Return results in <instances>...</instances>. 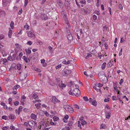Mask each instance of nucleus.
I'll return each instance as SVG.
<instances>
[{"mask_svg": "<svg viewBox=\"0 0 130 130\" xmlns=\"http://www.w3.org/2000/svg\"><path fill=\"white\" fill-rule=\"evenodd\" d=\"M73 92L74 95L77 96H79L80 95V91L78 88L74 89L73 91Z\"/></svg>", "mask_w": 130, "mask_h": 130, "instance_id": "obj_1", "label": "nucleus"}, {"mask_svg": "<svg viewBox=\"0 0 130 130\" xmlns=\"http://www.w3.org/2000/svg\"><path fill=\"white\" fill-rule=\"evenodd\" d=\"M28 36L30 38H32L34 39L35 38V36L34 34L30 31H27Z\"/></svg>", "mask_w": 130, "mask_h": 130, "instance_id": "obj_2", "label": "nucleus"}, {"mask_svg": "<svg viewBox=\"0 0 130 130\" xmlns=\"http://www.w3.org/2000/svg\"><path fill=\"white\" fill-rule=\"evenodd\" d=\"M25 72H22V74L20 75V77L21 78V79L22 80L25 79L27 76V73L26 71H24Z\"/></svg>", "mask_w": 130, "mask_h": 130, "instance_id": "obj_3", "label": "nucleus"}, {"mask_svg": "<svg viewBox=\"0 0 130 130\" xmlns=\"http://www.w3.org/2000/svg\"><path fill=\"white\" fill-rule=\"evenodd\" d=\"M76 4L78 6L80 7L81 4H85L86 1L85 0H80L79 2L78 3L76 1Z\"/></svg>", "mask_w": 130, "mask_h": 130, "instance_id": "obj_4", "label": "nucleus"}, {"mask_svg": "<svg viewBox=\"0 0 130 130\" xmlns=\"http://www.w3.org/2000/svg\"><path fill=\"white\" fill-rule=\"evenodd\" d=\"M64 107L65 109L69 111L70 113L72 112L73 111V108L69 105H67Z\"/></svg>", "mask_w": 130, "mask_h": 130, "instance_id": "obj_5", "label": "nucleus"}, {"mask_svg": "<svg viewBox=\"0 0 130 130\" xmlns=\"http://www.w3.org/2000/svg\"><path fill=\"white\" fill-rule=\"evenodd\" d=\"M10 2V0H3V4L4 6H6Z\"/></svg>", "mask_w": 130, "mask_h": 130, "instance_id": "obj_6", "label": "nucleus"}, {"mask_svg": "<svg viewBox=\"0 0 130 130\" xmlns=\"http://www.w3.org/2000/svg\"><path fill=\"white\" fill-rule=\"evenodd\" d=\"M40 17L42 20H46L48 19L47 16L44 14H42Z\"/></svg>", "mask_w": 130, "mask_h": 130, "instance_id": "obj_7", "label": "nucleus"}, {"mask_svg": "<svg viewBox=\"0 0 130 130\" xmlns=\"http://www.w3.org/2000/svg\"><path fill=\"white\" fill-rule=\"evenodd\" d=\"M63 18L64 20L66 21V23L67 24L68 26L70 25V24L68 21V18L67 15L66 14H64L63 16Z\"/></svg>", "mask_w": 130, "mask_h": 130, "instance_id": "obj_8", "label": "nucleus"}, {"mask_svg": "<svg viewBox=\"0 0 130 130\" xmlns=\"http://www.w3.org/2000/svg\"><path fill=\"white\" fill-rule=\"evenodd\" d=\"M71 72V71L70 70H69L67 69H66L65 70L64 72V73H63V74L64 75L67 76L68 74H70Z\"/></svg>", "mask_w": 130, "mask_h": 130, "instance_id": "obj_9", "label": "nucleus"}, {"mask_svg": "<svg viewBox=\"0 0 130 130\" xmlns=\"http://www.w3.org/2000/svg\"><path fill=\"white\" fill-rule=\"evenodd\" d=\"M57 3L59 5L60 7H63V4L61 0H56Z\"/></svg>", "mask_w": 130, "mask_h": 130, "instance_id": "obj_10", "label": "nucleus"}, {"mask_svg": "<svg viewBox=\"0 0 130 130\" xmlns=\"http://www.w3.org/2000/svg\"><path fill=\"white\" fill-rule=\"evenodd\" d=\"M52 99L53 102L54 103H56L58 102H60L59 100L57 99L54 96L53 97Z\"/></svg>", "mask_w": 130, "mask_h": 130, "instance_id": "obj_11", "label": "nucleus"}, {"mask_svg": "<svg viewBox=\"0 0 130 130\" xmlns=\"http://www.w3.org/2000/svg\"><path fill=\"white\" fill-rule=\"evenodd\" d=\"M12 30L10 28H9V31L8 33V36L9 38H11V37Z\"/></svg>", "mask_w": 130, "mask_h": 130, "instance_id": "obj_12", "label": "nucleus"}, {"mask_svg": "<svg viewBox=\"0 0 130 130\" xmlns=\"http://www.w3.org/2000/svg\"><path fill=\"white\" fill-rule=\"evenodd\" d=\"M31 118L35 120L36 119L37 116L34 114L32 113L31 115Z\"/></svg>", "mask_w": 130, "mask_h": 130, "instance_id": "obj_13", "label": "nucleus"}, {"mask_svg": "<svg viewBox=\"0 0 130 130\" xmlns=\"http://www.w3.org/2000/svg\"><path fill=\"white\" fill-rule=\"evenodd\" d=\"M5 68L4 67L0 68V73H4L5 72Z\"/></svg>", "mask_w": 130, "mask_h": 130, "instance_id": "obj_14", "label": "nucleus"}, {"mask_svg": "<svg viewBox=\"0 0 130 130\" xmlns=\"http://www.w3.org/2000/svg\"><path fill=\"white\" fill-rule=\"evenodd\" d=\"M103 85L102 84H101V83H96L95 85V86L98 88H100L103 86Z\"/></svg>", "mask_w": 130, "mask_h": 130, "instance_id": "obj_15", "label": "nucleus"}, {"mask_svg": "<svg viewBox=\"0 0 130 130\" xmlns=\"http://www.w3.org/2000/svg\"><path fill=\"white\" fill-rule=\"evenodd\" d=\"M67 38L69 40H71L72 39V37L71 35V34H69V35H68L67 36Z\"/></svg>", "mask_w": 130, "mask_h": 130, "instance_id": "obj_16", "label": "nucleus"}, {"mask_svg": "<svg viewBox=\"0 0 130 130\" xmlns=\"http://www.w3.org/2000/svg\"><path fill=\"white\" fill-rule=\"evenodd\" d=\"M106 117L108 119L110 117V112H106Z\"/></svg>", "mask_w": 130, "mask_h": 130, "instance_id": "obj_17", "label": "nucleus"}, {"mask_svg": "<svg viewBox=\"0 0 130 130\" xmlns=\"http://www.w3.org/2000/svg\"><path fill=\"white\" fill-rule=\"evenodd\" d=\"M33 98L35 99H38V96L36 94L34 93L32 95Z\"/></svg>", "mask_w": 130, "mask_h": 130, "instance_id": "obj_18", "label": "nucleus"}, {"mask_svg": "<svg viewBox=\"0 0 130 130\" xmlns=\"http://www.w3.org/2000/svg\"><path fill=\"white\" fill-rule=\"evenodd\" d=\"M106 64V63L105 62H104L102 64L101 68L103 70H104L105 69Z\"/></svg>", "mask_w": 130, "mask_h": 130, "instance_id": "obj_19", "label": "nucleus"}, {"mask_svg": "<svg viewBox=\"0 0 130 130\" xmlns=\"http://www.w3.org/2000/svg\"><path fill=\"white\" fill-rule=\"evenodd\" d=\"M58 86L60 88L64 87H66V85H65L62 83H61V84H59Z\"/></svg>", "mask_w": 130, "mask_h": 130, "instance_id": "obj_20", "label": "nucleus"}, {"mask_svg": "<svg viewBox=\"0 0 130 130\" xmlns=\"http://www.w3.org/2000/svg\"><path fill=\"white\" fill-rule=\"evenodd\" d=\"M21 65L20 64H18L17 65V68L19 70L21 69Z\"/></svg>", "mask_w": 130, "mask_h": 130, "instance_id": "obj_21", "label": "nucleus"}, {"mask_svg": "<svg viewBox=\"0 0 130 130\" xmlns=\"http://www.w3.org/2000/svg\"><path fill=\"white\" fill-rule=\"evenodd\" d=\"M14 23L13 21H11L10 24V26L11 28L12 29H13L14 28Z\"/></svg>", "mask_w": 130, "mask_h": 130, "instance_id": "obj_22", "label": "nucleus"}, {"mask_svg": "<svg viewBox=\"0 0 130 130\" xmlns=\"http://www.w3.org/2000/svg\"><path fill=\"white\" fill-rule=\"evenodd\" d=\"M5 12L4 11L0 9V16L1 15H5Z\"/></svg>", "mask_w": 130, "mask_h": 130, "instance_id": "obj_23", "label": "nucleus"}, {"mask_svg": "<svg viewBox=\"0 0 130 130\" xmlns=\"http://www.w3.org/2000/svg\"><path fill=\"white\" fill-rule=\"evenodd\" d=\"M20 86L19 85H17L15 86L13 88V89L14 90H17L18 88H19Z\"/></svg>", "mask_w": 130, "mask_h": 130, "instance_id": "obj_24", "label": "nucleus"}, {"mask_svg": "<svg viewBox=\"0 0 130 130\" xmlns=\"http://www.w3.org/2000/svg\"><path fill=\"white\" fill-rule=\"evenodd\" d=\"M9 117L10 119H13L14 118V116L13 115L11 114L9 116Z\"/></svg>", "mask_w": 130, "mask_h": 130, "instance_id": "obj_25", "label": "nucleus"}, {"mask_svg": "<svg viewBox=\"0 0 130 130\" xmlns=\"http://www.w3.org/2000/svg\"><path fill=\"white\" fill-rule=\"evenodd\" d=\"M41 104L40 103H38L35 104V106H36V108H39L41 106Z\"/></svg>", "mask_w": 130, "mask_h": 130, "instance_id": "obj_26", "label": "nucleus"}, {"mask_svg": "<svg viewBox=\"0 0 130 130\" xmlns=\"http://www.w3.org/2000/svg\"><path fill=\"white\" fill-rule=\"evenodd\" d=\"M7 59L11 61L12 60L13 58V57H12L11 56L9 55Z\"/></svg>", "mask_w": 130, "mask_h": 130, "instance_id": "obj_27", "label": "nucleus"}, {"mask_svg": "<svg viewBox=\"0 0 130 130\" xmlns=\"http://www.w3.org/2000/svg\"><path fill=\"white\" fill-rule=\"evenodd\" d=\"M105 127V125L103 124H102L100 126V128L101 129H104Z\"/></svg>", "mask_w": 130, "mask_h": 130, "instance_id": "obj_28", "label": "nucleus"}, {"mask_svg": "<svg viewBox=\"0 0 130 130\" xmlns=\"http://www.w3.org/2000/svg\"><path fill=\"white\" fill-rule=\"evenodd\" d=\"M93 88L96 90L97 91H101V90L100 89H99L98 88V87H96L95 86L93 87Z\"/></svg>", "mask_w": 130, "mask_h": 130, "instance_id": "obj_29", "label": "nucleus"}, {"mask_svg": "<svg viewBox=\"0 0 130 130\" xmlns=\"http://www.w3.org/2000/svg\"><path fill=\"white\" fill-rule=\"evenodd\" d=\"M24 27L26 30H28L29 28V26L27 24L25 25L24 26Z\"/></svg>", "mask_w": 130, "mask_h": 130, "instance_id": "obj_30", "label": "nucleus"}, {"mask_svg": "<svg viewBox=\"0 0 130 130\" xmlns=\"http://www.w3.org/2000/svg\"><path fill=\"white\" fill-rule=\"evenodd\" d=\"M23 58L24 60L25 61V62L27 63L28 62V60H27V59L26 58V57L25 56H23Z\"/></svg>", "mask_w": 130, "mask_h": 130, "instance_id": "obj_31", "label": "nucleus"}, {"mask_svg": "<svg viewBox=\"0 0 130 130\" xmlns=\"http://www.w3.org/2000/svg\"><path fill=\"white\" fill-rule=\"evenodd\" d=\"M90 53L92 54H96V50L95 49H94L93 50H92L91 52Z\"/></svg>", "mask_w": 130, "mask_h": 130, "instance_id": "obj_32", "label": "nucleus"}, {"mask_svg": "<svg viewBox=\"0 0 130 130\" xmlns=\"http://www.w3.org/2000/svg\"><path fill=\"white\" fill-rule=\"evenodd\" d=\"M2 118L3 119H5V120L7 119L8 118L6 116H2Z\"/></svg>", "mask_w": 130, "mask_h": 130, "instance_id": "obj_33", "label": "nucleus"}, {"mask_svg": "<svg viewBox=\"0 0 130 130\" xmlns=\"http://www.w3.org/2000/svg\"><path fill=\"white\" fill-rule=\"evenodd\" d=\"M111 63L110 62H109L107 64V66L108 67H110L112 66Z\"/></svg>", "mask_w": 130, "mask_h": 130, "instance_id": "obj_34", "label": "nucleus"}, {"mask_svg": "<svg viewBox=\"0 0 130 130\" xmlns=\"http://www.w3.org/2000/svg\"><path fill=\"white\" fill-rule=\"evenodd\" d=\"M5 37L4 35H0V40H1L3 39Z\"/></svg>", "mask_w": 130, "mask_h": 130, "instance_id": "obj_35", "label": "nucleus"}, {"mask_svg": "<svg viewBox=\"0 0 130 130\" xmlns=\"http://www.w3.org/2000/svg\"><path fill=\"white\" fill-rule=\"evenodd\" d=\"M119 8L121 10H122L123 8L122 4H120L119 5Z\"/></svg>", "mask_w": 130, "mask_h": 130, "instance_id": "obj_36", "label": "nucleus"}, {"mask_svg": "<svg viewBox=\"0 0 130 130\" xmlns=\"http://www.w3.org/2000/svg\"><path fill=\"white\" fill-rule=\"evenodd\" d=\"M92 104L93 105L95 106L97 105V102L96 101H94L92 102Z\"/></svg>", "mask_w": 130, "mask_h": 130, "instance_id": "obj_37", "label": "nucleus"}, {"mask_svg": "<svg viewBox=\"0 0 130 130\" xmlns=\"http://www.w3.org/2000/svg\"><path fill=\"white\" fill-rule=\"evenodd\" d=\"M61 67V64H60L58 65L56 67V70L58 69L59 68H60Z\"/></svg>", "mask_w": 130, "mask_h": 130, "instance_id": "obj_38", "label": "nucleus"}, {"mask_svg": "<svg viewBox=\"0 0 130 130\" xmlns=\"http://www.w3.org/2000/svg\"><path fill=\"white\" fill-rule=\"evenodd\" d=\"M10 128L12 130H15V127L13 125L10 126Z\"/></svg>", "mask_w": 130, "mask_h": 130, "instance_id": "obj_39", "label": "nucleus"}, {"mask_svg": "<svg viewBox=\"0 0 130 130\" xmlns=\"http://www.w3.org/2000/svg\"><path fill=\"white\" fill-rule=\"evenodd\" d=\"M109 99L108 98L107 99H105L104 100V102H108L109 101Z\"/></svg>", "mask_w": 130, "mask_h": 130, "instance_id": "obj_40", "label": "nucleus"}, {"mask_svg": "<svg viewBox=\"0 0 130 130\" xmlns=\"http://www.w3.org/2000/svg\"><path fill=\"white\" fill-rule=\"evenodd\" d=\"M32 43L31 41H28L27 43V44L28 45H30L32 44Z\"/></svg>", "mask_w": 130, "mask_h": 130, "instance_id": "obj_41", "label": "nucleus"}, {"mask_svg": "<svg viewBox=\"0 0 130 130\" xmlns=\"http://www.w3.org/2000/svg\"><path fill=\"white\" fill-rule=\"evenodd\" d=\"M74 108H76L77 109H79V106L76 104H74Z\"/></svg>", "mask_w": 130, "mask_h": 130, "instance_id": "obj_42", "label": "nucleus"}, {"mask_svg": "<svg viewBox=\"0 0 130 130\" xmlns=\"http://www.w3.org/2000/svg\"><path fill=\"white\" fill-rule=\"evenodd\" d=\"M22 109V106H20L19 107L18 109V111H21Z\"/></svg>", "mask_w": 130, "mask_h": 130, "instance_id": "obj_43", "label": "nucleus"}, {"mask_svg": "<svg viewBox=\"0 0 130 130\" xmlns=\"http://www.w3.org/2000/svg\"><path fill=\"white\" fill-rule=\"evenodd\" d=\"M107 27L106 26H104L103 27V31H106L107 30Z\"/></svg>", "mask_w": 130, "mask_h": 130, "instance_id": "obj_44", "label": "nucleus"}, {"mask_svg": "<svg viewBox=\"0 0 130 130\" xmlns=\"http://www.w3.org/2000/svg\"><path fill=\"white\" fill-rule=\"evenodd\" d=\"M59 118L57 117H54V121H56Z\"/></svg>", "mask_w": 130, "mask_h": 130, "instance_id": "obj_45", "label": "nucleus"}, {"mask_svg": "<svg viewBox=\"0 0 130 130\" xmlns=\"http://www.w3.org/2000/svg\"><path fill=\"white\" fill-rule=\"evenodd\" d=\"M28 3V0H25V4L24 5V6H26L27 4Z\"/></svg>", "mask_w": 130, "mask_h": 130, "instance_id": "obj_46", "label": "nucleus"}, {"mask_svg": "<svg viewBox=\"0 0 130 130\" xmlns=\"http://www.w3.org/2000/svg\"><path fill=\"white\" fill-rule=\"evenodd\" d=\"M83 98L85 101H88V98L87 97L84 96Z\"/></svg>", "mask_w": 130, "mask_h": 130, "instance_id": "obj_47", "label": "nucleus"}, {"mask_svg": "<svg viewBox=\"0 0 130 130\" xmlns=\"http://www.w3.org/2000/svg\"><path fill=\"white\" fill-rule=\"evenodd\" d=\"M26 51V52L27 53H28V54H30L31 52V51L30 50H29V49H28L27 50V51Z\"/></svg>", "mask_w": 130, "mask_h": 130, "instance_id": "obj_48", "label": "nucleus"}, {"mask_svg": "<svg viewBox=\"0 0 130 130\" xmlns=\"http://www.w3.org/2000/svg\"><path fill=\"white\" fill-rule=\"evenodd\" d=\"M22 31L21 30L20 31V32H19L18 33V34L16 36L17 37H19V36L18 35L19 34H22Z\"/></svg>", "mask_w": 130, "mask_h": 130, "instance_id": "obj_49", "label": "nucleus"}, {"mask_svg": "<svg viewBox=\"0 0 130 130\" xmlns=\"http://www.w3.org/2000/svg\"><path fill=\"white\" fill-rule=\"evenodd\" d=\"M93 19L95 20H96L97 19V17L95 15H93Z\"/></svg>", "mask_w": 130, "mask_h": 130, "instance_id": "obj_50", "label": "nucleus"}, {"mask_svg": "<svg viewBox=\"0 0 130 130\" xmlns=\"http://www.w3.org/2000/svg\"><path fill=\"white\" fill-rule=\"evenodd\" d=\"M63 64L67 65V61L66 60H64L62 62Z\"/></svg>", "mask_w": 130, "mask_h": 130, "instance_id": "obj_51", "label": "nucleus"}, {"mask_svg": "<svg viewBox=\"0 0 130 130\" xmlns=\"http://www.w3.org/2000/svg\"><path fill=\"white\" fill-rule=\"evenodd\" d=\"M41 63H45V61L44 59H41Z\"/></svg>", "mask_w": 130, "mask_h": 130, "instance_id": "obj_52", "label": "nucleus"}, {"mask_svg": "<svg viewBox=\"0 0 130 130\" xmlns=\"http://www.w3.org/2000/svg\"><path fill=\"white\" fill-rule=\"evenodd\" d=\"M19 104V102L18 101H16L14 103V104L16 106H17Z\"/></svg>", "mask_w": 130, "mask_h": 130, "instance_id": "obj_53", "label": "nucleus"}, {"mask_svg": "<svg viewBox=\"0 0 130 130\" xmlns=\"http://www.w3.org/2000/svg\"><path fill=\"white\" fill-rule=\"evenodd\" d=\"M69 118V116L68 115H66V116H65L63 118L64 119L66 120H67H67Z\"/></svg>", "mask_w": 130, "mask_h": 130, "instance_id": "obj_54", "label": "nucleus"}, {"mask_svg": "<svg viewBox=\"0 0 130 130\" xmlns=\"http://www.w3.org/2000/svg\"><path fill=\"white\" fill-rule=\"evenodd\" d=\"M68 84V86L69 87L71 86L72 85V82H70Z\"/></svg>", "mask_w": 130, "mask_h": 130, "instance_id": "obj_55", "label": "nucleus"}, {"mask_svg": "<svg viewBox=\"0 0 130 130\" xmlns=\"http://www.w3.org/2000/svg\"><path fill=\"white\" fill-rule=\"evenodd\" d=\"M46 1V0H42V2L41 3V5L43 4L44 2H45Z\"/></svg>", "mask_w": 130, "mask_h": 130, "instance_id": "obj_56", "label": "nucleus"}, {"mask_svg": "<svg viewBox=\"0 0 130 130\" xmlns=\"http://www.w3.org/2000/svg\"><path fill=\"white\" fill-rule=\"evenodd\" d=\"M45 114L47 117H48L49 115L48 113L46 111H45Z\"/></svg>", "mask_w": 130, "mask_h": 130, "instance_id": "obj_57", "label": "nucleus"}, {"mask_svg": "<svg viewBox=\"0 0 130 130\" xmlns=\"http://www.w3.org/2000/svg\"><path fill=\"white\" fill-rule=\"evenodd\" d=\"M124 41V40L123 39V38H122L121 39L120 42L121 43H122Z\"/></svg>", "mask_w": 130, "mask_h": 130, "instance_id": "obj_58", "label": "nucleus"}, {"mask_svg": "<svg viewBox=\"0 0 130 130\" xmlns=\"http://www.w3.org/2000/svg\"><path fill=\"white\" fill-rule=\"evenodd\" d=\"M23 55V53L22 52H21L20 53L19 55V56L20 57H22Z\"/></svg>", "mask_w": 130, "mask_h": 130, "instance_id": "obj_59", "label": "nucleus"}, {"mask_svg": "<svg viewBox=\"0 0 130 130\" xmlns=\"http://www.w3.org/2000/svg\"><path fill=\"white\" fill-rule=\"evenodd\" d=\"M69 93L71 95H73V91L72 92V91L71 90H70L69 91Z\"/></svg>", "mask_w": 130, "mask_h": 130, "instance_id": "obj_60", "label": "nucleus"}, {"mask_svg": "<svg viewBox=\"0 0 130 130\" xmlns=\"http://www.w3.org/2000/svg\"><path fill=\"white\" fill-rule=\"evenodd\" d=\"M116 98L114 96H112V99L114 101L116 100Z\"/></svg>", "mask_w": 130, "mask_h": 130, "instance_id": "obj_61", "label": "nucleus"}, {"mask_svg": "<svg viewBox=\"0 0 130 130\" xmlns=\"http://www.w3.org/2000/svg\"><path fill=\"white\" fill-rule=\"evenodd\" d=\"M38 42L40 45H42L43 44L42 43V42H41L40 41H38Z\"/></svg>", "mask_w": 130, "mask_h": 130, "instance_id": "obj_62", "label": "nucleus"}, {"mask_svg": "<svg viewBox=\"0 0 130 130\" xmlns=\"http://www.w3.org/2000/svg\"><path fill=\"white\" fill-rule=\"evenodd\" d=\"M123 81V79H121L120 80V81L119 83V84L120 85L121 84H122V83Z\"/></svg>", "mask_w": 130, "mask_h": 130, "instance_id": "obj_63", "label": "nucleus"}, {"mask_svg": "<svg viewBox=\"0 0 130 130\" xmlns=\"http://www.w3.org/2000/svg\"><path fill=\"white\" fill-rule=\"evenodd\" d=\"M8 128L6 126H5L3 128V130H7Z\"/></svg>", "mask_w": 130, "mask_h": 130, "instance_id": "obj_64", "label": "nucleus"}]
</instances>
